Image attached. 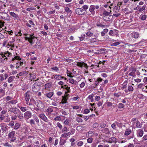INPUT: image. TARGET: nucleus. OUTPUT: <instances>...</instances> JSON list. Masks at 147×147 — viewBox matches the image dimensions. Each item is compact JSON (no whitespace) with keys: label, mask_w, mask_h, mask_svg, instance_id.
I'll return each mask as SVG.
<instances>
[{"label":"nucleus","mask_w":147,"mask_h":147,"mask_svg":"<svg viewBox=\"0 0 147 147\" xmlns=\"http://www.w3.org/2000/svg\"><path fill=\"white\" fill-rule=\"evenodd\" d=\"M144 131L143 130L140 131L138 133V136L141 137L142 136L143 134Z\"/></svg>","instance_id":"33"},{"label":"nucleus","mask_w":147,"mask_h":147,"mask_svg":"<svg viewBox=\"0 0 147 147\" xmlns=\"http://www.w3.org/2000/svg\"><path fill=\"white\" fill-rule=\"evenodd\" d=\"M76 63H77L76 65L80 67H82L83 66L86 67H88L87 64L84 62L81 63L77 62Z\"/></svg>","instance_id":"13"},{"label":"nucleus","mask_w":147,"mask_h":147,"mask_svg":"<svg viewBox=\"0 0 147 147\" xmlns=\"http://www.w3.org/2000/svg\"><path fill=\"white\" fill-rule=\"evenodd\" d=\"M127 81H125L123 84V86L121 87V89L122 90H123L124 89H125L127 87Z\"/></svg>","instance_id":"19"},{"label":"nucleus","mask_w":147,"mask_h":147,"mask_svg":"<svg viewBox=\"0 0 147 147\" xmlns=\"http://www.w3.org/2000/svg\"><path fill=\"white\" fill-rule=\"evenodd\" d=\"M64 61L68 63H70L73 61V60L71 59H64Z\"/></svg>","instance_id":"50"},{"label":"nucleus","mask_w":147,"mask_h":147,"mask_svg":"<svg viewBox=\"0 0 147 147\" xmlns=\"http://www.w3.org/2000/svg\"><path fill=\"white\" fill-rule=\"evenodd\" d=\"M52 86L51 83H49L45 84V89H48L50 88Z\"/></svg>","instance_id":"22"},{"label":"nucleus","mask_w":147,"mask_h":147,"mask_svg":"<svg viewBox=\"0 0 147 147\" xmlns=\"http://www.w3.org/2000/svg\"><path fill=\"white\" fill-rule=\"evenodd\" d=\"M54 78L57 80H60L62 78H63L64 77L61 76L59 75H55L53 76Z\"/></svg>","instance_id":"17"},{"label":"nucleus","mask_w":147,"mask_h":147,"mask_svg":"<svg viewBox=\"0 0 147 147\" xmlns=\"http://www.w3.org/2000/svg\"><path fill=\"white\" fill-rule=\"evenodd\" d=\"M136 125L137 127L139 128H141L142 125V124H140V122L138 121H137Z\"/></svg>","instance_id":"32"},{"label":"nucleus","mask_w":147,"mask_h":147,"mask_svg":"<svg viewBox=\"0 0 147 147\" xmlns=\"http://www.w3.org/2000/svg\"><path fill=\"white\" fill-rule=\"evenodd\" d=\"M108 142L112 143L114 142L115 143L116 142L117 139L114 137H112L108 139Z\"/></svg>","instance_id":"15"},{"label":"nucleus","mask_w":147,"mask_h":147,"mask_svg":"<svg viewBox=\"0 0 147 147\" xmlns=\"http://www.w3.org/2000/svg\"><path fill=\"white\" fill-rule=\"evenodd\" d=\"M53 111V109L50 107H48L47 110V111L49 113H52Z\"/></svg>","instance_id":"48"},{"label":"nucleus","mask_w":147,"mask_h":147,"mask_svg":"<svg viewBox=\"0 0 147 147\" xmlns=\"http://www.w3.org/2000/svg\"><path fill=\"white\" fill-rule=\"evenodd\" d=\"M68 131L67 128L65 126H64V127L62 130V132H66Z\"/></svg>","instance_id":"53"},{"label":"nucleus","mask_w":147,"mask_h":147,"mask_svg":"<svg viewBox=\"0 0 147 147\" xmlns=\"http://www.w3.org/2000/svg\"><path fill=\"white\" fill-rule=\"evenodd\" d=\"M51 69L52 70H55L56 71H57L59 70L58 68L57 67L55 66L53 67H52L51 68Z\"/></svg>","instance_id":"60"},{"label":"nucleus","mask_w":147,"mask_h":147,"mask_svg":"<svg viewBox=\"0 0 147 147\" xmlns=\"http://www.w3.org/2000/svg\"><path fill=\"white\" fill-rule=\"evenodd\" d=\"M134 90V88L133 87L130 85H128L127 89H125L124 90L125 92L127 93L129 91L132 92Z\"/></svg>","instance_id":"11"},{"label":"nucleus","mask_w":147,"mask_h":147,"mask_svg":"<svg viewBox=\"0 0 147 147\" xmlns=\"http://www.w3.org/2000/svg\"><path fill=\"white\" fill-rule=\"evenodd\" d=\"M30 94L31 93L29 91H28L25 93V99L26 102V103L27 104L28 103V102L30 98Z\"/></svg>","instance_id":"5"},{"label":"nucleus","mask_w":147,"mask_h":147,"mask_svg":"<svg viewBox=\"0 0 147 147\" xmlns=\"http://www.w3.org/2000/svg\"><path fill=\"white\" fill-rule=\"evenodd\" d=\"M34 104L37 106L40 109H43L45 107V105L40 100H38L36 101L34 100Z\"/></svg>","instance_id":"3"},{"label":"nucleus","mask_w":147,"mask_h":147,"mask_svg":"<svg viewBox=\"0 0 147 147\" xmlns=\"http://www.w3.org/2000/svg\"><path fill=\"white\" fill-rule=\"evenodd\" d=\"M14 124V122L13 121H10L9 124H8V125L9 126H11V127L13 126Z\"/></svg>","instance_id":"61"},{"label":"nucleus","mask_w":147,"mask_h":147,"mask_svg":"<svg viewBox=\"0 0 147 147\" xmlns=\"http://www.w3.org/2000/svg\"><path fill=\"white\" fill-rule=\"evenodd\" d=\"M54 120L56 121H61V119L60 117V116H58L56 117L54 119Z\"/></svg>","instance_id":"47"},{"label":"nucleus","mask_w":147,"mask_h":147,"mask_svg":"<svg viewBox=\"0 0 147 147\" xmlns=\"http://www.w3.org/2000/svg\"><path fill=\"white\" fill-rule=\"evenodd\" d=\"M147 18V16L146 15H143L141 17V19L142 20H145Z\"/></svg>","instance_id":"45"},{"label":"nucleus","mask_w":147,"mask_h":147,"mask_svg":"<svg viewBox=\"0 0 147 147\" xmlns=\"http://www.w3.org/2000/svg\"><path fill=\"white\" fill-rule=\"evenodd\" d=\"M71 134V133L70 132L64 133L62 134L61 135V137H63L64 138L67 137L68 136H69Z\"/></svg>","instance_id":"21"},{"label":"nucleus","mask_w":147,"mask_h":147,"mask_svg":"<svg viewBox=\"0 0 147 147\" xmlns=\"http://www.w3.org/2000/svg\"><path fill=\"white\" fill-rule=\"evenodd\" d=\"M121 93H114L113 94V96L117 98H118L120 96H121Z\"/></svg>","instance_id":"39"},{"label":"nucleus","mask_w":147,"mask_h":147,"mask_svg":"<svg viewBox=\"0 0 147 147\" xmlns=\"http://www.w3.org/2000/svg\"><path fill=\"white\" fill-rule=\"evenodd\" d=\"M4 55H5V57H6V56H9L10 55H11V53L8 51H7L6 53L4 52Z\"/></svg>","instance_id":"55"},{"label":"nucleus","mask_w":147,"mask_h":147,"mask_svg":"<svg viewBox=\"0 0 147 147\" xmlns=\"http://www.w3.org/2000/svg\"><path fill=\"white\" fill-rule=\"evenodd\" d=\"M20 126V124L19 123H16L13 127V128L15 129H18Z\"/></svg>","instance_id":"26"},{"label":"nucleus","mask_w":147,"mask_h":147,"mask_svg":"<svg viewBox=\"0 0 147 147\" xmlns=\"http://www.w3.org/2000/svg\"><path fill=\"white\" fill-rule=\"evenodd\" d=\"M38 116L43 121L45 122H47L48 121V119L44 114H40L38 115Z\"/></svg>","instance_id":"7"},{"label":"nucleus","mask_w":147,"mask_h":147,"mask_svg":"<svg viewBox=\"0 0 147 147\" xmlns=\"http://www.w3.org/2000/svg\"><path fill=\"white\" fill-rule=\"evenodd\" d=\"M132 37H138L139 34L138 32H133L131 33Z\"/></svg>","instance_id":"28"},{"label":"nucleus","mask_w":147,"mask_h":147,"mask_svg":"<svg viewBox=\"0 0 147 147\" xmlns=\"http://www.w3.org/2000/svg\"><path fill=\"white\" fill-rule=\"evenodd\" d=\"M54 93L52 92H50L45 94V95L47 97L50 98L53 95Z\"/></svg>","instance_id":"18"},{"label":"nucleus","mask_w":147,"mask_h":147,"mask_svg":"<svg viewBox=\"0 0 147 147\" xmlns=\"http://www.w3.org/2000/svg\"><path fill=\"white\" fill-rule=\"evenodd\" d=\"M20 110L18 109L15 108H10L9 109V111L13 113L16 115Z\"/></svg>","instance_id":"8"},{"label":"nucleus","mask_w":147,"mask_h":147,"mask_svg":"<svg viewBox=\"0 0 147 147\" xmlns=\"http://www.w3.org/2000/svg\"><path fill=\"white\" fill-rule=\"evenodd\" d=\"M92 140H93L92 138H88L87 139V141L88 143H90L92 142Z\"/></svg>","instance_id":"59"},{"label":"nucleus","mask_w":147,"mask_h":147,"mask_svg":"<svg viewBox=\"0 0 147 147\" xmlns=\"http://www.w3.org/2000/svg\"><path fill=\"white\" fill-rule=\"evenodd\" d=\"M15 132L14 131H12L9 132L8 134V138L10 140L11 142H15L16 138L15 136Z\"/></svg>","instance_id":"1"},{"label":"nucleus","mask_w":147,"mask_h":147,"mask_svg":"<svg viewBox=\"0 0 147 147\" xmlns=\"http://www.w3.org/2000/svg\"><path fill=\"white\" fill-rule=\"evenodd\" d=\"M120 8V7H119L116 6L114 7L113 9V11L115 12H117L119 10Z\"/></svg>","instance_id":"30"},{"label":"nucleus","mask_w":147,"mask_h":147,"mask_svg":"<svg viewBox=\"0 0 147 147\" xmlns=\"http://www.w3.org/2000/svg\"><path fill=\"white\" fill-rule=\"evenodd\" d=\"M120 44V42H113L112 43H111V46H117L119 45Z\"/></svg>","instance_id":"34"},{"label":"nucleus","mask_w":147,"mask_h":147,"mask_svg":"<svg viewBox=\"0 0 147 147\" xmlns=\"http://www.w3.org/2000/svg\"><path fill=\"white\" fill-rule=\"evenodd\" d=\"M83 144V142L82 141H80L78 142L77 143V145L79 146H81Z\"/></svg>","instance_id":"64"},{"label":"nucleus","mask_w":147,"mask_h":147,"mask_svg":"<svg viewBox=\"0 0 147 147\" xmlns=\"http://www.w3.org/2000/svg\"><path fill=\"white\" fill-rule=\"evenodd\" d=\"M131 130L129 129H127L125 131L124 134L125 135L128 136L131 134Z\"/></svg>","instance_id":"27"},{"label":"nucleus","mask_w":147,"mask_h":147,"mask_svg":"<svg viewBox=\"0 0 147 147\" xmlns=\"http://www.w3.org/2000/svg\"><path fill=\"white\" fill-rule=\"evenodd\" d=\"M3 145L5 146H7L8 147H12V145L9 144L7 142H6L5 143L3 144Z\"/></svg>","instance_id":"36"},{"label":"nucleus","mask_w":147,"mask_h":147,"mask_svg":"<svg viewBox=\"0 0 147 147\" xmlns=\"http://www.w3.org/2000/svg\"><path fill=\"white\" fill-rule=\"evenodd\" d=\"M5 22L2 20H0V28L4 26Z\"/></svg>","instance_id":"54"},{"label":"nucleus","mask_w":147,"mask_h":147,"mask_svg":"<svg viewBox=\"0 0 147 147\" xmlns=\"http://www.w3.org/2000/svg\"><path fill=\"white\" fill-rule=\"evenodd\" d=\"M65 10L68 13H70L71 14L72 13L71 11L70 10L69 8L67 7H65Z\"/></svg>","instance_id":"40"},{"label":"nucleus","mask_w":147,"mask_h":147,"mask_svg":"<svg viewBox=\"0 0 147 147\" xmlns=\"http://www.w3.org/2000/svg\"><path fill=\"white\" fill-rule=\"evenodd\" d=\"M37 37H24L25 39L28 40L31 44H33L35 40L34 39H36Z\"/></svg>","instance_id":"6"},{"label":"nucleus","mask_w":147,"mask_h":147,"mask_svg":"<svg viewBox=\"0 0 147 147\" xmlns=\"http://www.w3.org/2000/svg\"><path fill=\"white\" fill-rule=\"evenodd\" d=\"M86 35L87 36H88L89 37H91V36H93V34L91 32H88L86 34Z\"/></svg>","instance_id":"46"},{"label":"nucleus","mask_w":147,"mask_h":147,"mask_svg":"<svg viewBox=\"0 0 147 147\" xmlns=\"http://www.w3.org/2000/svg\"><path fill=\"white\" fill-rule=\"evenodd\" d=\"M16 117H18L20 119V120H22L23 118V114L20 111L17 113V114L16 115Z\"/></svg>","instance_id":"12"},{"label":"nucleus","mask_w":147,"mask_h":147,"mask_svg":"<svg viewBox=\"0 0 147 147\" xmlns=\"http://www.w3.org/2000/svg\"><path fill=\"white\" fill-rule=\"evenodd\" d=\"M57 126L60 129H61L62 128V127L61 124L59 122L57 123Z\"/></svg>","instance_id":"62"},{"label":"nucleus","mask_w":147,"mask_h":147,"mask_svg":"<svg viewBox=\"0 0 147 147\" xmlns=\"http://www.w3.org/2000/svg\"><path fill=\"white\" fill-rule=\"evenodd\" d=\"M63 137H61L60 138V141L59 144L60 145H63L66 142L67 139H65L62 138Z\"/></svg>","instance_id":"14"},{"label":"nucleus","mask_w":147,"mask_h":147,"mask_svg":"<svg viewBox=\"0 0 147 147\" xmlns=\"http://www.w3.org/2000/svg\"><path fill=\"white\" fill-rule=\"evenodd\" d=\"M94 5H91L90 7L89 11L91 12L92 14H94L95 13V11Z\"/></svg>","instance_id":"16"},{"label":"nucleus","mask_w":147,"mask_h":147,"mask_svg":"<svg viewBox=\"0 0 147 147\" xmlns=\"http://www.w3.org/2000/svg\"><path fill=\"white\" fill-rule=\"evenodd\" d=\"M83 127L82 126L79 125L77 127L76 129L79 131H81L82 130Z\"/></svg>","instance_id":"38"},{"label":"nucleus","mask_w":147,"mask_h":147,"mask_svg":"<svg viewBox=\"0 0 147 147\" xmlns=\"http://www.w3.org/2000/svg\"><path fill=\"white\" fill-rule=\"evenodd\" d=\"M15 77L14 76H11L9 77L8 79V82L9 83H11L13 82L15 78Z\"/></svg>","instance_id":"23"},{"label":"nucleus","mask_w":147,"mask_h":147,"mask_svg":"<svg viewBox=\"0 0 147 147\" xmlns=\"http://www.w3.org/2000/svg\"><path fill=\"white\" fill-rule=\"evenodd\" d=\"M30 123L31 125H35V121L33 119H31L30 120Z\"/></svg>","instance_id":"44"},{"label":"nucleus","mask_w":147,"mask_h":147,"mask_svg":"<svg viewBox=\"0 0 147 147\" xmlns=\"http://www.w3.org/2000/svg\"><path fill=\"white\" fill-rule=\"evenodd\" d=\"M116 123H113L111 125L112 127L114 129H117Z\"/></svg>","instance_id":"51"},{"label":"nucleus","mask_w":147,"mask_h":147,"mask_svg":"<svg viewBox=\"0 0 147 147\" xmlns=\"http://www.w3.org/2000/svg\"><path fill=\"white\" fill-rule=\"evenodd\" d=\"M32 116V113L29 111H27L24 113V117L25 119H28Z\"/></svg>","instance_id":"4"},{"label":"nucleus","mask_w":147,"mask_h":147,"mask_svg":"<svg viewBox=\"0 0 147 147\" xmlns=\"http://www.w3.org/2000/svg\"><path fill=\"white\" fill-rule=\"evenodd\" d=\"M20 109L23 112H25L28 110V109L26 107H21L20 108Z\"/></svg>","instance_id":"31"},{"label":"nucleus","mask_w":147,"mask_h":147,"mask_svg":"<svg viewBox=\"0 0 147 147\" xmlns=\"http://www.w3.org/2000/svg\"><path fill=\"white\" fill-rule=\"evenodd\" d=\"M41 83L39 82H36L33 85L32 90L35 92H37L39 90V87L41 85Z\"/></svg>","instance_id":"2"},{"label":"nucleus","mask_w":147,"mask_h":147,"mask_svg":"<svg viewBox=\"0 0 147 147\" xmlns=\"http://www.w3.org/2000/svg\"><path fill=\"white\" fill-rule=\"evenodd\" d=\"M35 9L36 8L34 7H28L26 9V10L28 11H29L31 10H33Z\"/></svg>","instance_id":"63"},{"label":"nucleus","mask_w":147,"mask_h":147,"mask_svg":"<svg viewBox=\"0 0 147 147\" xmlns=\"http://www.w3.org/2000/svg\"><path fill=\"white\" fill-rule=\"evenodd\" d=\"M69 95V94H68L66 95H65V96H62L63 98L61 101V103L62 104H64L67 103V100H68V98L67 97V96Z\"/></svg>","instance_id":"10"},{"label":"nucleus","mask_w":147,"mask_h":147,"mask_svg":"<svg viewBox=\"0 0 147 147\" xmlns=\"http://www.w3.org/2000/svg\"><path fill=\"white\" fill-rule=\"evenodd\" d=\"M75 12L77 14L79 15H83L85 13V12H84L83 9L79 8L76 9Z\"/></svg>","instance_id":"9"},{"label":"nucleus","mask_w":147,"mask_h":147,"mask_svg":"<svg viewBox=\"0 0 147 147\" xmlns=\"http://www.w3.org/2000/svg\"><path fill=\"white\" fill-rule=\"evenodd\" d=\"M132 71L129 74V76H132L134 77V76L133 75L135 74V72L136 71V69H132Z\"/></svg>","instance_id":"35"},{"label":"nucleus","mask_w":147,"mask_h":147,"mask_svg":"<svg viewBox=\"0 0 147 147\" xmlns=\"http://www.w3.org/2000/svg\"><path fill=\"white\" fill-rule=\"evenodd\" d=\"M115 30H110V32H109V35L110 36H115V35H113V33L114 32V31Z\"/></svg>","instance_id":"56"},{"label":"nucleus","mask_w":147,"mask_h":147,"mask_svg":"<svg viewBox=\"0 0 147 147\" xmlns=\"http://www.w3.org/2000/svg\"><path fill=\"white\" fill-rule=\"evenodd\" d=\"M34 121L35 120L37 124H38L39 123V121L38 119V117L37 116H35L34 117Z\"/></svg>","instance_id":"42"},{"label":"nucleus","mask_w":147,"mask_h":147,"mask_svg":"<svg viewBox=\"0 0 147 147\" xmlns=\"http://www.w3.org/2000/svg\"><path fill=\"white\" fill-rule=\"evenodd\" d=\"M7 127V125L5 127H4L3 126H1V129L3 132H5L8 129Z\"/></svg>","instance_id":"25"},{"label":"nucleus","mask_w":147,"mask_h":147,"mask_svg":"<svg viewBox=\"0 0 147 147\" xmlns=\"http://www.w3.org/2000/svg\"><path fill=\"white\" fill-rule=\"evenodd\" d=\"M28 74V71H22V72H20L18 74H17V75H19V76H20L23 75L24 74H25L26 75H27Z\"/></svg>","instance_id":"24"},{"label":"nucleus","mask_w":147,"mask_h":147,"mask_svg":"<svg viewBox=\"0 0 147 147\" xmlns=\"http://www.w3.org/2000/svg\"><path fill=\"white\" fill-rule=\"evenodd\" d=\"M110 13L109 12L105 10L103 12L102 15L103 16H108L109 15Z\"/></svg>","instance_id":"41"},{"label":"nucleus","mask_w":147,"mask_h":147,"mask_svg":"<svg viewBox=\"0 0 147 147\" xmlns=\"http://www.w3.org/2000/svg\"><path fill=\"white\" fill-rule=\"evenodd\" d=\"M125 107V106L121 103H119L117 105V107L119 109L123 108Z\"/></svg>","instance_id":"29"},{"label":"nucleus","mask_w":147,"mask_h":147,"mask_svg":"<svg viewBox=\"0 0 147 147\" xmlns=\"http://www.w3.org/2000/svg\"><path fill=\"white\" fill-rule=\"evenodd\" d=\"M146 7V5H144L143 6V7H142V8H140L139 10V11L140 12H141L142 11H143V10H144L145 9Z\"/></svg>","instance_id":"57"},{"label":"nucleus","mask_w":147,"mask_h":147,"mask_svg":"<svg viewBox=\"0 0 147 147\" xmlns=\"http://www.w3.org/2000/svg\"><path fill=\"white\" fill-rule=\"evenodd\" d=\"M100 127L102 128H105L106 126V124L105 123L103 122H102L100 123Z\"/></svg>","instance_id":"49"},{"label":"nucleus","mask_w":147,"mask_h":147,"mask_svg":"<svg viewBox=\"0 0 147 147\" xmlns=\"http://www.w3.org/2000/svg\"><path fill=\"white\" fill-rule=\"evenodd\" d=\"M64 89L67 90V92H65V93L66 94L67 93H69L70 92V88L68 86L64 87Z\"/></svg>","instance_id":"37"},{"label":"nucleus","mask_w":147,"mask_h":147,"mask_svg":"<svg viewBox=\"0 0 147 147\" xmlns=\"http://www.w3.org/2000/svg\"><path fill=\"white\" fill-rule=\"evenodd\" d=\"M17 102V101L16 100H12L8 102L9 103H11L12 104H15Z\"/></svg>","instance_id":"58"},{"label":"nucleus","mask_w":147,"mask_h":147,"mask_svg":"<svg viewBox=\"0 0 147 147\" xmlns=\"http://www.w3.org/2000/svg\"><path fill=\"white\" fill-rule=\"evenodd\" d=\"M10 14L12 16L14 17L16 19H17L19 18L18 15L16 14L13 12H10Z\"/></svg>","instance_id":"20"},{"label":"nucleus","mask_w":147,"mask_h":147,"mask_svg":"<svg viewBox=\"0 0 147 147\" xmlns=\"http://www.w3.org/2000/svg\"><path fill=\"white\" fill-rule=\"evenodd\" d=\"M76 120L78 122H82L83 121V120L81 118L78 117L76 118Z\"/></svg>","instance_id":"52"},{"label":"nucleus","mask_w":147,"mask_h":147,"mask_svg":"<svg viewBox=\"0 0 147 147\" xmlns=\"http://www.w3.org/2000/svg\"><path fill=\"white\" fill-rule=\"evenodd\" d=\"M64 123L66 125H69V120L68 119H66L64 121Z\"/></svg>","instance_id":"43"}]
</instances>
